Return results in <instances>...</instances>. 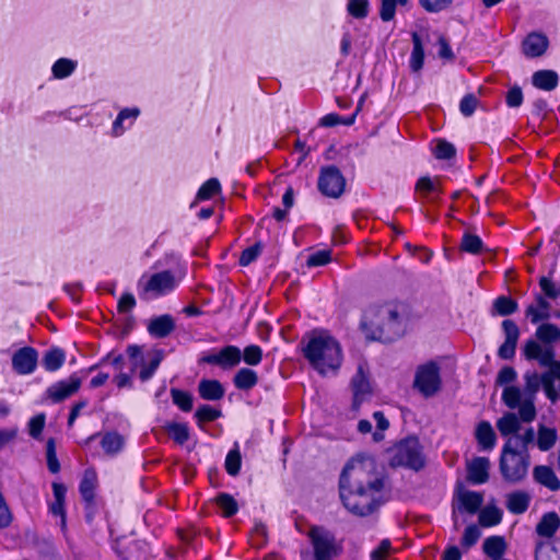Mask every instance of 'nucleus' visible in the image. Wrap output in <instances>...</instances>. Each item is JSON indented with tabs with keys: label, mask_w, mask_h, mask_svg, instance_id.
<instances>
[{
	"label": "nucleus",
	"mask_w": 560,
	"mask_h": 560,
	"mask_svg": "<svg viewBox=\"0 0 560 560\" xmlns=\"http://www.w3.org/2000/svg\"><path fill=\"white\" fill-rule=\"evenodd\" d=\"M384 477L372 458H352L339 478V495L353 515L368 516L384 503Z\"/></svg>",
	"instance_id": "f257e3e1"
},
{
	"label": "nucleus",
	"mask_w": 560,
	"mask_h": 560,
	"mask_svg": "<svg viewBox=\"0 0 560 560\" xmlns=\"http://www.w3.org/2000/svg\"><path fill=\"white\" fill-rule=\"evenodd\" d=\"M303 353L310 364L322 375L336 372L342 362L339 342L327 332H314Z\"/></svg>",
	"instance_id": "f03ea898"
},
{
	"label": "nucleus",
	"mask_w": 560,
	"mask_h": 560,
	"mask_svg": "<svg viewBox=\"0 0 560 560\" xmlns=\"http://www.w3.org/2000/svg\"><path fill=\"white\" fill-rule=\"evenodd\" d=\"M402 306L395 303H386L371 308L365 318L378 330V339L390 342L399 338L404 332Z\"/></svg>",
	"instance_id": "7ed1b4c3"
},
{
	"label": "nucleus",
	"mask_w": 560,
	"mask_h": 560,
	"mask_svg": "<svg viewBox=\"0 0 560 560\" xmlns=\"http://www.w3.org/2000/svg\"><path fill=\"white\" fill-rule=\"evenodd\" d=\"M529 464V454L517 451L513 439L506 440L499 463L503 479L510 483L522 481L527 476Z\"/></svg>",
	"instance_id": "20e7f679"
},
{
	"label": "nucleus",
	"mask_w": 560,
	"mask_h": 560,
	"mask_svg": "<svg viewBox=\"0 0 560 560\" xmlns=\"http://www.w3.org/2000/svg\"><path fill=\"white\" fill-rule=\"evenodd\" d=\"M389 464L393 467L421 469L424 466V456L418 438L409 436L395 445Z\"/></svg>",
	"instance_id": "39448f33"
},
{
	"label": "nucleus",
	"mask_w": 560,
	"mask_h": 560,
	"mask_svg": "<svg viewBox=\"0 0 560 560\" xmlns=\"http://www.w3.org/2000/svg\"><path fill=\"white\" fill-rule=\"evenodd\" d=\"M315 560H334L337 555L336 538L332 533L322 526H312L308 530Z\"/></svg>",
	"instance_id": "423d86ee"
},
{
	"label": "nucleus",
	"mask_w": 560,
	"mask_h": 560,
	"mask_svg": "<svg viewBox=\"0 0 560 560\" xmlns=\"http://www.w3.org/2000/svg\"><path fill=\"white\" fill-rule=\"evenodd\" d=\"M317 187L324 196L339 198L345 191L346 179L338 167L325 166L320 168Z\"/></svg>",
	"instance_id": "0eeeda50"
},
{
	"label": "nucleus",
	"mask_w": 560,
	"mask_h": 560,
	"mask_svg": "<svg viewBox=\"0 0 560 560\" xmlns=\"http://www.w3.org/2000/svg\"><path fill=\"white\" fill-rule=\"evenodd\" d=\"M440 370L436 363L430 362L420 366L416 373L415 386L424 396H432L440 387Z\"/></svg>",
	"instance_id": "6e6552de"
},
{
	"label": "nucleus",
	"mask_w": 560,
	"mask_h": 560,
	"mask_svg": "<svg viewBox=\"0 0 560 560\" xmlns=\"http://www.w3.org/2000/svg\"><path fill=\"white\" fill-rule=\"evenodd\" d=\"M82 380L77 374L70 375L67 380L51 384L45 392V396L54 404L61 402L74 395L81 387Z\"/></svg>",
	"instance_id": "1a4fd4ad"
},
{
	"label": "nucleus",
	"mask_w": 560,
	"mask_h": 560,
	"mask_svg": "<svg viewBox=\"0 0 560 560\" xmlns=\"http://www.w3.org/2000/svg\"><path fill=\"white\" fill-rule=\"evenodd\" d=\"M351 388L353 393V408L358 409L372 394L369 371L364 363L358 365L357 372L351 380Z\"/></svg>",
	"instance_id": "9d476101"
},
{
	"label": "nucleus",
	"mask_w": 560,
	"mask_h": 560,
	"mask_svg": "<svg viewBox=\"0 0 560 560\" xmlns=\"http://www.w3.org/2000/svg\"><path fill=\"white\" fill-rule=\"evenodd\" d=\"M176 285L174 275L166 270L152 275L143 285V294H148L152 298L164 295Z\"/></svg>",
	"instance_id": "9b49d317"
},
{
	"label": "nucleus",
	"mask_w": 560,
	"mask_h": 560,
	"mask_svg": "<svg viewBox=\"0 0 560 560\" xmlns=\"http://www.w3.org/2000/svg\"><path fill=\"white\" fill-rule=\"evenodd\" d=\"M242 352L235 346H226L218 353L203 355L200 362L219 365L222 369H231L241 362Z\"/></svg>",
	"instance_id": "f8f14e48"
},
{
	"label": "nucleus",
	"mask_w": 560,
	"mask_h": 560,
	"mask_svg": "<svg viewBox=\"0 0 560 560\" xmlns=\"http://www.w3.org/2000/svg\"><path fill=\"white\" fill-rule=\"evenodd\" d=\"M38 353L32 347H24L18 350L12 357V366L18 374L26 375L35 371Z\"/></svg>",
	"instance_id": "ddd939ff"
},
{
	"label": "nucleus",
	"mask_w": 560,
	"mask_h": 560,
	"mask_svg": "<svg viewBox=\"0 0 560 560\" xmlns=\"http://www.w3.org/2000/svg\"><path fill=\"white\" fill-rule=\"evenodd\" d=\"M482 503V493L470 490L459 491L453 502V515H455L456 511L475 514L480 510Z\"/></svg>",
	"instance_id": "4468645a"
},
{
	"label": "nucleus",
	"mask_w": 560,
	"mask_h": 560,
	"mask_svg": "<svg viewBox=\"0 0 560 560\" xmlns=\"http://www.w3.org/2000/svg\"><path fill=\"white\" fill-rule=\"evenodd\" d=\"M524 355L527 360H536L541 366L552 369L555 363V352L551 347H541L535 340H528L524 347Z\"/></svg>",
	"instance_id": "2eb2a0df"
},
{
	"label": "nucleus",
	"mask_w": 560,
	"mask_h": 560,
	"mask_svg": "<svg viewBox=\"0 0 560 560\" xmlns=\"http://www.w3.org/2000/svg\"><path fill=\"white\" fill-rule=\"evenodd\" d=\"M502 328L505 335V341L500 346L498 355L501 359L509 360L512 359L515 354V349L520 337V329L517 325L511 319L503 320Z\"/></svg>",
	"instance_id": "dca6fc26"
},
{
	"label": "nucleus",
	"mask_w": 560,
	"mask_h": 560,
	"mask_svg": "<svg viewBox=\"0 0 560 560\" xmlns=\"http://www.w3.org/2000/svg\"><path fill=\"white\" fill-rule=\"evenodd\" d=\"M490 460L475 457L467 464V480L472 485H482L489 480Z\"/></svg>",
	"instance_id": "f3484780"
},
{
	"label": "nucleus",
	"mask_w": 560,
	"mask_h": 560,
	"mask_svg": "<svg viewBox=\"0 0 560 560\" xmlns=\"http://www.w3.org/2000/svg\"><path fill=\"white\" fill-rule=\"evenodd\" d=\"M532 502V495L524 490H515L505 495V506L511 514H524Z\"/></svg>",
	"instance_id": "a211bd4d"
},
{
	"label": "nucleus",
	"mask_w": 560,
	"mask_h": 560,
	"mask_svg": "<svg viewBox=\"0 0 560 560\" xmlns=\"http://www.w3.org/2000/svg\"><path fill=\"white\" fill-rule=\"evenodd\" d=\"M475 439L480 451L490 452L497 444L495 432L488 421H480L475 430Z\"/></svg>",
	"instance_id": "6ab92c4d"
},
{
	"label": "nucleus",
	"mask_w": 560,
	"mask_h": 560,
	"mask_svg": "<svg viewBox=\"0 0 560 560\" xmlns=\"http://www.w3.org/2000/svg\"><path fill=\"white\" fill-rule=\"evenodd\" d=\"M523 52L530 58L539 57L547 50L548 38L539 33H530L523 40Z\"/></svg>",
	"instance_id": "aec40b11"
},
{
	"label": "nucleus",
	"mask_w": 560,
	"mask_h": 560,
	"mask_svg": "<svg viewBox=\"0 0 560 560\" xmlns=\"http://www.w3.org/2000/svg\"><path fill=\"white\" fill-rule=\"evenodd\" d=\"M175 329V322L168 314L161 315L151 319L148 325V331L155 338H165Z\"/></svg>",
	"instance_id": "412c9836"
},
{
	"label": "nucleus",
	"mask_w": 560,
	"mask_h": 560,
	"mask_svg": "<svg viewBox=\"0 0 560 560\" xmlns=\"http://www.w3.org/2000/svg\"><path fill=\"white\" fill-rule=\"evenodd\" d=\"M534 480L548 488L551 491H558L560 489V479L556 476L551 467L539 465L533 470Z\"/></svg>",
	"instance_id": "4be33fe9"
},
{
	"label": "nucleus",
	"mask_w": 560,
	"mask_h": 560,
	"mask_svg": "<svg viewBox=\"0 0 560 560\" xmlns=\"http://www.w3.org/2000/svg\"><path fill=\"white\" fill-rule=\"evenodd\" d=\"M497 429L504 438L514 439L521 430V421L516 413L505 412L497 420Z\"/></svg>",
	"instance_id": "5701e85b"
},
{
	"label": "nucleus",
	"mask_w": 560,
	"mask_h": 560,
	"mask_svg": "<svg viewBox=\"0 0 560 560\" xmlns=\"http://www.w3.org/2000/svg\"><path fill=\"white\" fill-rule=\"evenodd\" d=\"M101 446L106 455L115 456L122 451L125 439L118 432L109 431L102 435Z\"/></svg>",
	"instance_id": "b1692460"
},
{
	"label": "nucleus",
	"mask_w": 560,
	"mask_h": 560,
	"mask_svg": "<svg viewBox=\"0 0 560 560\" xmlns=\"http://www.w3.org/2000/svg\"><path fill=\"white\" fill-rule=\"evenodd\" d=\"M535 560H560V540L537 542L535 548Z\"/></svg>",
	"instance_id": "393cba45"
},
{
	"label": "nucleus",
	"mask_w": 560,
	"mask_h": 560,
	"mask_svg": "<svg viewBox=\"0 0 560 560\" xmlns=\"http://www.w3.org/2000/svg\"><path fill=\"white\" fill-rule=\"evenodd\" d=\"M559 77L553 70H538L532 77L535 88L544 91H552L557 88Z\"/></svg>",
	"instance_id": "a878e982"
},
{
	"label": "nucleus",
	"mask_w": 560,
	"mask_h": 560,
	"mask_svg": "<svg viewBox=\"0 0 560 560\" xmlns=\"http://www.w3.org/2000/svg\"><path fill=\"white\" fill-rule=\"evenodd\" d=\"M198 392L200 397L206 400H219L224 396V388L217 380H201Z\"/></svg>",
	"instance_id": "bb28decb"
},
{
	"label": "nucleus",
	"mask_w": 560,
	"mask_h": 560,
	"mask_svg": "<svg viewBox=\"0 0 560 560\" xmlns=\"http://www.w3.org/2000/svg\"><path fill=\"white\" fill-rule=\"evenodd\" d=\"M560 526V518L557 513L550 512L542 515L536 526V533L546 538H551Z\"/></svg>",
	"instance_id": "cd10ccee"
},
{
	"label": "nucleus",
	"mask_w": 560,
	"mask_h": 560,
	"mask_svg": "<svg viewBox=\"0 0 560 560\" xmlns=\"http://www.w3.org/2000/svg\"><path fill=\"white\" fill-rule=\"evenodd\" d=\"M234 386L241 390H249L258 383L257 373L248 368L240 369L233 378Z\"/></svg>",
	"instance_id": "c85d7f7f"
},
{
	"label": "nucleus",
	"mask_w": 560,
	"mask_h": 560,
	"mask_svg": "<svg viewBox=\"0 0 560 560\" xmlns=\"http://www.w3.org/2000/svg\"><path fill=\"white\" fill-rule=\"evenodd\" d=\"M549 302L544 296L538 295L536 298V305H529L526 310V315L530 317L532 323L536 324L549 318Z\"/></svg>",
	"instance_id": "c756f323"
},
{
	"label": "nucleus",
	"mask_w": 560,
	"mask_h": 560,
	"mask_svg": "<svg viewBox=\"0 0 560 560\" xmlns=\"http://www.w3.org/2000/svg\"><path fill=\"white\" fill-rule=\"evenodd\" d=\"M412 51L410 56V69L418 72L422 69L424 62V49L422 39L418 33H412Z\"/></svg>",
	"instance_id": "7c9ffc66"
},
{
	"label": "nucleus",
	"mask_w": 560,
	"mask_h": 560,
	"mask_svg": "<svg viewBox=\"0 0 560 560\" xmlns=\"http://www.w3.org/2000/svg\"><path fill=\"white\" fill-rule=\"evenodd\" d=\"M66 360V353L60 348L49 349L43 358V366L48 372H55L59 370Z\"/></svg>",
	"instance_id": "2f4dec72"
},
{
	"label": "nucleus",
	"mask_w": 560,
	"mask_h": 560,
	"mask_svg": "<svg viewBox=\"0 0 560 560\" xmlns=\"http://www.w3.org/2000/svg\"><path fill=\"white\" fill-rule=\"evenodd\" d=\"M558 434L553 428L540 424L537 434V446L540 451L547 452L552 448L557 442Z\"/></svg>",
	"instance_id": "473e14b6"
},
{
	"label": "nucleus",
	"mask_w": 560,
	"mask_h": 560,
	"mask_svg": "<svg viewBox=\"0 0 560 560\" xmlns=\"http://www.w3.org/2000/svg\"><path fill=\"white\" fill-rule=\"evenodd\" d=\"M96 474L92 469H88L84 472V476L80 482V493L84 501L92 502L94 499V490L96 488Z\"/></svg>",
	"instance_id": "72a5a7b5"
},
{
	"label": "nucleus",
	"mask_w": 560,
	"mask_h": 560,
	"mask_svg": "<svg viewBox=\"0 0 560 560\" xmlns=\"http://www.w3.org/2000/svg\"><path fill=\"white\" fill-rule=\"evenodd\" d=\"M503 513L495 505H487L479 512V524L482 527H492L501 523Z\"/></svg>",
	"instance_id": "f704fd0d"
},
{
	"label": "nucleus",
	"mask_w": 560,
	"mask_h": 560,
	"mask_svg": "<svg viewBox=\"0 0 560 560\" xmlns=\"http://www.w3.org/2000/svg\"><path fill=\"white\" fill-rule=\"evenodd\" d=\"M505 541L501 536L488 537L482 544L483 552L492 559L501 558L505 551Z\"/></svg>",
	"instance_id": "c9c22d12"
},
{
	"label": "nucleus",
	"mask_w": 560,
	"mask_h": 560,
	"mask_svg": "<svg viewBox=\"0 0 560 560\" xmlns=\"http://www.w3.org/2000/svg\"><path fill=\"white\" fill-rule=\"evenodd\" d=\"M167 434L179 445L186 443L189 439V429L186 423L167 422L164 425Z\"/></svg>",
	"instance_id": "e433bc0d"
},
{
	"label": "nucleus",
	"mask_w": 560,
	"mask_h": 560,
	"mask_svg": "<svg viewBox=\"0 0 560 560\" xmlns=\"http://www.w3.org/2000/svg\"><path fill=\"white\" fill-rule=\"evenodd\" d=\"M517 303L510 296L501 295L493 302V313L500 316H509L517 311Z\"/></svg>",
	"instance_id": "4c0bfd02"
},
{
	"label": "nucleus",
	"mask_w": 560,
	"mask_h": 560,
	"mask_svg": "<svg viewBox=\"0 0 560 560\" xmlns=\"http://www.w3.org/2000/svg\"><path fill=\"white\" fill-rule=\"evenodd\" d=\"M171 397L173 404L182 411L189 412L192 409V395L190 393L178 388H172Z\"/></svg>",
	"instance_id": "58836bf2"
},
{
	"label": "nucleus",
	"mask_w": 560,
	"mask_h": 560,
	"mask_svg": "<svg viewBox=\"0 0 560 560\" xmlns=\"http://www.w3.org/2000/svg\"><path fill=\"white\" fill-rule=\"evenodd\" d=\"M218 506L222 510L225 517H232L238 511V504L236 500L229 493H220L215 498Z\"/></svg>",
	"instance_id": "ea45409f"
},
{
	"label": "nucleus",
	"mask_w": 560,
	"mask_h": 560,
	"mask_svg": "<svg viewBox=\"0 0 560 560\" xmlns=\"http://www.w3.org/2000/svg\"><path fill=\"white\" fill-rule=\"evenodd\" d=\"M163 360V352L161 350H156L153 352L150 362L147 365H143L139 372V377L142 382L149 381L155 371L158 370L160 363Z\"/></svg>",
	"instance_id": "a19ab883"
},
{
	"label": "nucleus",
	"mask_w": 560,
	"mask_h": 560,
	"mask_svg": "<svg viewBox=\"0 0 560 560\" xmlns=\"http://www.w3.org/2000/svg\"><path fill=\"white\" fill-rule=\"evenodd\" d=\"M408 0H381L380 18L383 22L394 20L396 14V7L406 5Z\"/></svg>",
	"instance_id": "79ce46f5"
},
{
	"label": "nucleus",
	"mask_w": 560,
	"mask_h": 560,
	"mask_svg": "<svg viewBox=\"0 0 560 560\" xmlns=\"http://www.w3.org/2000/svg\"><path fill=\"white\" fill-rule=\"evenodd\" d=\"M370 2L369 0H349L347 11L349 15L354 19H365L369 14Z\"/></svg>",
	"instance_id": "37998d69"
},
{
	"label": "nucleus",
	"mask_w": 560,
	"mask_h": 560,
	"mask_svg": "<svg viewBox=\"0 0 560 560\" xmlns=\"http://www.w3.org/2000/svg\"><path fill=\"white\" fill-rule=\"evenodd\" d=\"M537 338L542 342H553L560 337V329L553 324H542L536 330Z\"/></svg>",
	"instance_id": "c03bdc74"
},
{
	"label": "nucleus",
	"mask_w": 560,
	"mask_h": 560,
	"mask_svg": "<svg viewBox=\"0 0 560 560\" xmlns=\"http://www.w3.org/2000/svg\"><path fill=\"white\" fill-rule=\"evenodd\" d=\"M482 241L479 236L470 233H465L462 243H460V249L470 253V254H479L482 249Z\"/></svg>",
	"instance_id": "a18cd8bd"
},
{
	"label": "nucleus",
	"mask_w": 560,
	"mask_h": 560,
	"mask_svg": "<svg viewBox=\"0 0 560 560\" xmlns=\"http://www.w3.org/2000/svg\"><path fill=\"white\" fill-rule=\"evenodd\" d=\"M75 69V62L70 59L60 58L52 66L54 77L63 79L69 77Z\"/></svg>",
	"instance_id": "49530a36"
},
{
	"label": "nucleus",
	"mask_w": 560,
	"mask_h": 560,
	"mask_svg": "<svg viewBox=\"0 0 560 560\" xmlns=\"http://www.w3.org/2000/svg\"><path fill=\"white\" fill-rule=\"evenodd\" d=\"M242 457L238 448L231 450L225 458V470L230 476L238 475L241 470Z\"/></svg>",
	"instance_id": "de8ad7c7"
},
{
	"label": "nucleus",
	"mask_w": 560,
	"mask_h": 560,
	"mask_svg": "<svg viewBox=\"0 0 560 560\" xmlns=\"http://www.w3.org/2000/svg\"><path fill=\"white\" fill-rule=\"evenodd\" d=\"M221 185L217 178L208 179L198 190L197 198L208 200L220 192Z\"/></svg>",
	"instance_id": "09e8293b"
},
{
	"label": "nucleus",
	"mask_w": 560,
	"mask_h": 560,
	"mask_svg": "<svg viewBox=\"0 0 560 560\" xmlns=\"http://www.w3.org/2000/svg\"><path fill=\"white\" fill-rule=\"evenodd\" d=\"M534 440L535 431L533 428H528L522 434H520L518 432L516 436L513 439V442L517 451L528 453V446L534 443Z\"/></svg>",
	"instance_id": "8fccbe9b"
},
{
	"label": "nucleus",
	"mask_w": 560,
	"mask_h": 560,
	"mask_svg": "<svg viewBox=\"0 0 560 560\" xmlns=\"http://www.w3.org/2000/svg\"><path fill=\"white\" fill-rule=\"evenodd\" d=\"M195 417L199 423L212 422L221 417V411L209 405H202L197 409Z\"/></svg>",
	"instance_id": "3c124183"
},
{
	"label": "nucleus",
	"mask_w": 560,
	"mask_h": 560,
	"mask_svg": "<svg viewBox=\"0 0 560 560\" xmlns=\"http://www.w3.org/2000/svg\"><path fill=\"white\" fill-rule=\"evenodd\" d=\"M46 459L49 471L52 474H57L60 470V464L57 458L54 439H49L46 443Z\"/></svg>",
	"instance_id": "603ef678"
},
{
	"label": "nucleus",
	"mask_w": 560,
	"mask_h": 560,
	"mask_svg": "<svg viewBox=\"0 0 560 560\" xmlns=\"http://www.w3.org/2000/svg\"><path fill=\"white\" fill-rule=\"evenodd\" d=\"M521 390L515 386H509L503 390L502 400L506 407L510 409H515L522 402L521 401Z\"/></svg>",
	"instance_id": "864d4df0"
},
{
	"label": "nucleus",
	"mask_w": 560,
	"mask_h": 560,
	"mask_svg": "<svg viewBox=\"0 0 560 560\" xmlns=\"http://www.w3.org/2000/svg\"><path fill=\"white\" fill-rule=\"evenodd\" d=\"M454 0H419L420 5L430 13H439L452 7Z\"/></svg>",
	"instance_id": "5fc2aeb1"
},
{
	"label": "nucleus",
	"mask_w": 560,
	"mask_h": 560,
	"mask_svg": "<svg viewBox=\"0 0 560 560\" xmlns=\"http://www.w3.org/2000/svg\"><path fill=\"white\" fill-rule=\"evenodd\" d=\"M518 418L522 422H532L536 418V408L532 400L526 399L522 401L518 406Z\"/></svg>",
	"instance_id": "6e6d98bb"
},
{
	"label": "nucleus",
	"mask_w": 560,
	"mask_h": 560,
	"mask_svg": "<svg viewBox=\"0 0 560 560\" xmlns=\"http://www.w3.org/2000/svg\"><path fill=\"white\" fill-rule=\"evenodd\" d=\"M480 529L476 525H469L465 528L460 544L465 549H469L474 545L477 544V541L480 538Z\"/></svg>",
	"instance_id": "4d7b16f0"
},
{
	"label": "nucleus",
	"mask_w": 560,
	"mask_h": 560,
	"mask_svg": "<svg viewBox=\"0 0 560 560\" xmlns=\"http://www.w3.org/2000/svg\"><path fill=\"white\" fill-rule=\"evenodd\" d=\"M331 261V252L328 249L317 250L307 257V267L325 266Z\"/></svg>",
	"instance_id": "13d9d810"
},
{
	"label": "nucleus",
	"mask_w": 560,
	"mask_h": 560,
	"mask_svg": "<svg viewBox=\"0 0 560 560\" xmlns=\"http://www.w3.org/2000/svg\"><path fill=\"white\" fill-rule=\"evenodd\" d=\"M456 154L455 147L445 141V140H439L435 149H434V155L439 160H448L452 159Z\"/></svg>",
	"instance_id": "bf43d9fd"
},
{
	"label": "nucleus",
	"mask_w": 560,
	"mask_h": 560,
	"mask_svg": "<svg viewBox=\"0 0 560 560\" xmlns=\"http://www.w3.org/2000/svg\"><path fill=\"white\" fill-rule=\"evenodd\" d=\"M262 359V350L257 345L247 346L243 352V360L248 365H257Z\"/></svg>",
	"instance_id": "052dcab7"
},
{
	"label": "nucleus",
	"mask_w": 560,
	"mask_h": 560,
	"mask_svg": "<svg viewBox=\"0 0 560 560\" xmlns=\"http://www.w3.org/2000/svg\"><path fill=\"white\" fill-rule=\"evenodd\" d=\"M261 249H262V247H261L260 243H256L253 246L245 248L241 254L240 265L248 266L249 264L255 261L258 258V256L260 255Z\"/></svg>",
	"instance_id": "680f3d73"
},
{
	"label": "nucleus",
	"mask_w": 560,
	"mask_h": 560,
	"mask_svg": "<svg viewBox=\"0 0 560 560\" xmlns=\"http://www.w3.org/2000/svg\"><path fill=\"white\" fill-rule=\"evenodd\" d=\"M416 190L419 191L423 196V198L435 192H441L438 186L428 176H423L418 179L416 184Z\"/></svg>",
	"instance_id": "e2e57ef3"
},
{
	"label": "nucleus",
	"mask_w": 560,
	"mask_h": 560,
	"mask_svg": "<svg viewBox=\"0 0 560 560\" xmlns=\"http://www.w3.org/2000/svg\"><path fill=\"white\" fill-rule=\"evenodd\" d=\"M46 422V416L38 413L33 417L28 422V433L33 439H38L42 435Z\"/></svg>",
	"instance_id": "0e129e2a"
},
{
	"label": "nucleus",
	"mask_w": 560,
	"mask_h": 560,
	"mask_svg": "<svg viewBox=\"0 0 560 560\" xmlns=\"http://www.w3.org/2000/svg\"><path fill=\"white\" fill-rule=\"evenodd\" d=\"M555 380L560 381V363H555L552 369H549L548 372H545L541 375L540 381H541L544 390H546V388L553 387Z\"/></svg>",
	"instance_id": "69168bd1"
},
{
	"label": "nucleus",
	"mask_w": 560,
	"mask_h": 560,
	"mask_svg": "<svg viewBox=\"0 0 560 560\" xmlns=\"http://www.w3.org/2000/svg\"><path fill=\"white\" fill-rule=\"evenodd\" d=\"M477 104H478V100L475 95H472V94L465 95L462 98L460 104H459L460 113L466 117L471 116L477 107Z\"/></svg>",
	"instance_id": "338daca9"
},
{
	"label": "nucleus",
	"mask_w": 560,
	"mask_h": 560,
	"mask_svg": "<svg viewBox=\"0 0 560 560\" xmlns=\"http://www.w3.org/2000/svg\"><path fill=\"white\" fill-rule=\"evenodd\" d=\"M392 545L388 539L381 541L378 547L371 552L372 560H385L390 551Z\"/></svg>",
	"instance_id": "774afa93"
}]
</instances>
